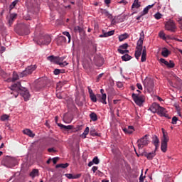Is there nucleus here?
Segmentation results:
<instances>
[{"label": "nucleus", "instance_id": "f257e3e1", "mask_svg": "<svg viewBox=\"0 0 182 182\" xmlns=\"http://www.w3.org/2000/svg\"><path fill=\"white\" fill-rule=\"evenodd\" d=\"M12 92L11 95H14L15 97H18V94L20 92L22 97H23L24 100L27 102L29 100V97H31V95L29 94V91L28 90H22L21 91V82H18L11 86L10 87Z\"/></svg>", "mask_w": 182, "mask_h": 182}, {"label": "nucleus", "instance_id": "f03ea898", "mask_svg": "<svg viewBox=\"0 0 182 182\" xmlns=\"http://www.w3.org/2000/svg\"><path fill=\"white\" fill-rule=\"evenodd\" d=\"M35 70H36V65H29L25 70L19 73V76L20 77H25L28 75H32V73L35 72Z\"/></svg>", "mask_w": 182, "mask_h": 182}, {"label": "nucleus", "instance_id": "7ed1b4c3", "mask_svg": "<svg viewBox=\"0 0 182 182\" xmlns=\"http://www.w3.org/2000/svg\"><path fill=\"white\" fill-rule=\"evenodd\" d=\"M150 143L149 140V134L144 135L142 138L138 139L137 146L139 149H143V147L147 146Z\"/></svg>", "mask_w": 182, "mask_h": 182}, {"label": "nucleus", "instance_id": "20e7f679", "mask_svg": "<svg viewBox=\"0 0 182 182\" xmlns=\"http://www.w3.org/2000/svg\"><path fill=\"white\" fill-rule=\"evenodd\" d=\"M132 97L134 102L137 105V106H141L144 103V96L139 95V94L133 93Z\"/></svg>", "mask_w": 182, "mask_h": 182}, {"label": "nucleus", "instance_id": "39448f33", "mask_svg": "<svg viewBox=\"0 0 182 182\" xmlns=\"http://www.w3.org/2000/svg\"><path fill=\"white\" fill-rule=\"evenodd\" d=\"M52 42V38L49 35L42 36L37 42L38 45H49Z\"/></svg>", "mask_w": 182, "mask_h": 182}, {"label": "nucleus", "instance_id": "423d86ee", "mask_svg": "<svg viewBox=\"0 0 182 182\" xmlns=\"http://www.w3.org/2000/svg\"><path fill=\"white\" fill-rule=\"evenodd\" d=\"M165 28L167 31H170L171 32H176V29H177L176 23H173V21H168L165 25Z\"/></svg>", "mask_w": 182, "mask_h": 182}, {"label": "nucleus", "instance_id": "0eeeda50", "mask_svg": "<svg viewBox=\"0 0 182 182\" xmlns=\"http://www.w3.org/2000/svg\"><path fill=\"white\" fill-rule=\"evenodd\" d=\"M143 41H144V32L141 31L140 33V38L137 41L136 48L143 49Z\"/></svg>", "mask_w": 182, "mask_h": 182}, {"label": "nucleus", "instance_id": "6e6552de", "mask_svg": "<svg viewBox=\"0 0 182 182\" xmlns=\"http://www.w3.org/2000/svg\"><path fill=\"white\" fill-rule=\"evenodd\" d=\"M156 113H158V114H159V116H162L164 117H168V114H167V110L165 109V108L163 107L159 106V108L158 109V111Z\"/></svg>", "mask_w": 182, "mask_h": 182}, {"label": "nucleus", "instance_id": "1a4fd4ad", "mask_svg": "<svg viewBox=\"0 0 182 182\" xmlns=\"http://www.w3.org/2000/svg\"><path fill=\"white\" fill-rule=\"evenodd\" d=\"M114 35V30L106 32L105 30H102V34L99 36V38H109V36H113Z\"/></svg>", "mask_w": 182, "mask_h": 182}, {"label": "nucleus", "instance_id": "9d476101", "mask_svg": "<svg viewBox=\"0 0 182 182\" xmlns=\"http://www.w3.org/2000/svg\"><path fill=\"white\" fill-rule=\"evenodd\" d=\"M160 107V105L154 102L153 103L151 107H149V110L152 112V113H157V112L159 111V109Z\"/></svg>", "mask_w": 182, "mask_h": 182}, {"label": "nucleus", "instance_id": "9b49d317", "mask_svg": "<svg viewBox=\"0 0 182 182\" xmlns=\"http://www.w3.org/2000/svg\"><path fill=\"white\" fill-rule=\"evenodd\" d=\"M65 60V57H58V65L60 66V68H65V66H68V63Z\"/></svg>", "mask_w": 182, "mask_h": 182}, {"label": "nucleus", "instance_id": "f8f14e48", "mask_svg": "<svg viewBox=\"0 0 182 182\" xmlns=\"http://www.w3.org/2000/svg\"><path fill=\"white\" fill-rule=\"evenodd\" d=\"M100 93H101L102 96L100 100V102H101V103H103V105H107V102H106L107 95H106V93H105V90L101 89Z\"/></svg>", "mask_w": 182, "mask_h": 182}, {"label": "nucleus", "instance_id": "ddd939ff", "mask_svg": "<svg viewBox=\"0 0 182 182\" xmlns=\"http://www.w3.org/2000/svg\"><path fill=\"white\" fill-rule=\"evenodd\" d=\"M144 156L146 157L147 160H153L154 157H156V151H154L152 152L147 153L146 152Z\"/></svg>", "mask_w": 182, "mask_h": 182}, {"label": "nucleus", "instance_id": "4468645a", "mask_svg": "<svg viewBox=\"0 0 182 182\" xmlns=\"http://www.w3.org/2000/svg\"><path fill=\"white\" fill-rule=\"evenodd\" d=\"M65 176V177H67V178H69V180H72L80 178V177H82V173H78L74 176L72 173H66Z\"/></svg>", "mask_w": 182, "mask_h": 182}, {"label": "nucleus", "instance_id": "2eb2a0df", "mask_svg": "<svg viewBox=\"0 0 182 182\" xmlns=\"http://www.w3.org/2000/svg\"><path fill=\"white\" fill-rule=\"evenodd\" d=\"M162 132H163V137L161 139V143H164L165 144H167V143H168V135L164 132V129H162Z\"/></svg>", "mask_w": 182, "mask_h": 182}, {"label": "nucleus", "instance_id": "dca6fc26", "mask_svg": "<svg viewBox=\"0 0 182 182\" xmlns=\"http://www.w3.org/2000/svg\"><path fill=\"white\" fill-rule=\"evenodd\" d=\"M123 132L126 133V134H132L133 132H134V127L133 126H128L127 128H124Z\"/></svg>", "mask_w": 182, "mask_h": 182}, {"label": "nucleus", "instance_id": "f3484780", "mask_svg": "<svg viewBox=\"0 0 182 182\" xmlns=\"http://www.w3.org/2000/svg\"><path fill=\"white\" fill-rule=\"evenodd\" d=\"M57 124L59 127H60L61 130H72V129H73V126L72 125L66 126L60 123H58Z\"/></svg>", "mask_w": 182, "mask_h": 182}, {"label": "nucleus", "instance_id": "a211bd4d", "mask_svg": "<svg viewBox=\"0 0 182 182\" xmlns=\"http://www.w3.org/2000/svg\"><path fill=\"white\" fill-rule=\"evenodd\" d=\"M140 6H141V3L140 1H139V0H134V3L132 4V11L134 9H139V8H140Z\"/></svg>", "mask_w": 182, "mask_h": 182}, {"label": "nucleus", "instance_id": "6ab92c4d", "mask_svg": "<svg viewBox=\"0 0 182 182\" xmlns=\"http://www.w3.org/2000/svg\"><path fill=\"white\" fill-rule=\"evenodd\" d=\"M152 142L154 144V146H155L156 149H157V147H159V144H160V139H159V137L157 136H154L152 138Z\"/></svg>", "mask_w": 182, "mask_h": 182}, {"label": "nucleus", "instance_id": "aec40b11", "mask_svg": "<svg viewBox=\"0 0 182 182\" xmlns=\"http://www.w3.org/2000/svg\"><path fill=\"white\" fill-rule=\"evenodd\" d=\"M47 60H49V62H51L52 63H55V65H58V57L54 55H50L47 57Z\"/></svg>", "mask_w": 182, "mask_h": 182}, {"label": "nucleus", "instance_id": "412c9836", "mask_svg": "<svg viewBox=\"0 0 182 182\" xmlns=\"http://www.w3.org/2000/svg\"><path fill=\"white\" fill-rule=\"evenodd\" d=\"M30 177L35 178V177L39 176V170L38 169H33L29 174Z\"/></svg>", "mask_w": 182, "mask_h": 182}, {"label": "nucleus", "instance_id": "4be33fe9", "mask_svg": "<svg viewBox=\"0 0 182 182\" xmlns=\"http://www.w3.org/2000/svg\"><path fill=\"white\" fill-rule=\"evenodd\" d=\"M95 62L97 66H102L105 62V60H103V58L101 57H99L97 59L95 58Z\"/></svg>", "mask_w": 182, "mask_h": 182}, {"label": "nucleus", "instance_id": "5701e85b", "mask_svg": "<svg viewBox=\"0 0 182 182\" xmlns=\"http://www.w3.org/2000/svg\"><path fill=\"white\" fill-rule=\"evenodd\" d=\"M170 53H171V52H170V50H168V49L166 48H164L162 49L161 55L164 56V58H168V55H170Z\"/></svg>", "mask_w": 182, "mask_h": 182}, {"label": "nucleus", "instance_id": "b1692460", "mask_svg": "<svg viewBox=\"0 0 182 182\" xmlns=\"http://www.w3.org/2000/svg\"><path fill=\"white\" fill-rule=\"evenodd\" d=\"M23 133L27 136H29V137H35V134H33V132H32V131H31L29 129H24Z\"/></svg>", "mask_w": 182, "mask_h": 182}, {"label": "nucleus", "instance_id": "393cba45", "mask_svg": "<svg viewBox=\"0 0 182 182\" xmlns=\"http://www.w3.org/2000/svg\"><path fill=\"white\" fill-rule=\"evenodd\" d=\"M142 50H143V48H136V50H135V53H134L136 59L139 60L140 56H141V51Z\"/></svg>", "mask_w": 182, "mask_h": 182}, {"label": "nucleus", "instance_id": "a878e982", "mask_svg": "<svg viewBox=\"0 0 182 182\" xmlns=\"http://www.w3.org/2000/svg\"><path fill=\"white\" fill-rule=\"evenodd\" d=\"M17 16H18V15L16 14H10V18L9 19V25H12V23H14V21H15L16 19Z\"/></svg>", "mask_w": 182, "mask_h": 182}, {"label": "nucleus", "instance_id": "bb28decb", "mask_svg": "<svg viewBox=\"0 0 182 182\" xmlns=\"http://www.w3.org/2000/svg\"><path fill=\"white\" fill-rule=\"evenodd\" d=\"M154 6V4L151 5H149L146 7H145L142 11V15H147L149 14V10L151 9Z\"/></svg>", "mask_w": 182, "mask_h": 182}, {"label": "nucleus", "instance_id": "cd10ccee", "mask_svg": "<svg viewBox=\"0 0 182 182\" xmlns=\"http://www.w3.org/2000/svg\"><path fill=\"white\" fill-rule=\"evenodd\" d=\"M146 86L148 90H153V87H154V81L150 80L149 81H148Z\"/></svg>", "mask_w": 182, "mask_h": 182}, {"label": "nucleus", "instance_id": "c85d7f7f", "mask_svg": "<svg viewBox=\"0 0 182 182\" xmlns=\"http://www.w3.org/2000/svg\"><path fill=\"white\" fill-rule=\"evenodd\" d=\"M127 38H129V34L125 33L119 36V42H123V41H124L125 39H127Z\"/></svg>", "mask_w": 182, "mask_h": 182}, {"label": "nucleus", "instance_id": "c756f323", "mask_svg": "<svg viewBox=\"0 0 182 182\" xmlns=\"http://www.w3.org/2000/svg\"><path fill=\"white\" fill-rule=\"evenodd\" d=\"M69 167V164H60L55 166V168H66Z\"/></svg>", "mask_w": 182, "mask_h": 182}, {"label": "nucleus", "instance_id": "7c9ffc66", "mask_svg": "<svg viewBox=\"0 0 182 182\" xmlns=\"http://www.w3.org/2000/svg\"><path fill=\"white\" fill-rule=\"evenodd\" d=\"M90 117L92 122H97V114L95 112H91L90 114Z\"/></svg>", "mask_w": 182, "mask_h": 182}, {"label": "nucleus", "instance_id": "2f4dec72", "mask_svg": "<svg viewBox=\"0 0 182 182\" xmlns=\"http://www.w3.org/2000/svg\"><path fill=\"white\" fill-rule=\"evenodd\" d=\"M130 59H132V56H130L129 54H125L122 56V60L124 62H127V61L130 60Z\"/></svg>", "mask_w": 182, "mask_h": 182}, {"label": "nucleus", "instance_id": "473e14b6", "mask_svg": "<svg viewBox=\"0 0 182 182\" xmlns=\"http://www.w3.org/2000/svg\"><path fill=\"white\" fill-rule=\"evenodd\" d=\"M19 77H21V76L18 75V73L16 72H14L11 82H16V80H18V79H19Z\"/></svg>", "mask_w": 182, "mask_h": 182}, {"label": "nucleus", "instance_id": "72a5a7b5", "mask_svg": "<svg viewBox=\"0 0 182 182\" xmlns=\"http://www.w3.org/2000/svg\"><path fill=\"white\" fill-rule=\"evenodd\" d=\"M87 134H89V127L85 128L84 132L81 135L82 139H86V136H87Z\"/></svg>", "mask_w": 182, "mask_h": 182}, {"label": "nucleus", "instance_id": "f704fd0d", "mask_svg": "<svg viewBox=\"0 0 182 182\" xmlns=\"http://www.w3.org/2000/svg\"><path fill=\"white\" fill-rule=\"evenodd\" d=\"M3 161L5 164H11V163H12V159L9 156H6L4 159H3Z\"/></svg>", "mask_w": 182, "mask_h": 182}, {"label": "nucleus", "instance_id": "c9c22d12", "mask_svg": "<svg viewBox=\"0 0 182 182\" xmlns=\"http://www.w3.org/2000/svg\"><path fill=\"white\" fill-rule=\"evenodd\" d=\"M166 66H167V68H169V69H173V68H174V66H176V64H174V62L170 60L169 63L168 61V63H166Z\"/></svg>", "mask_w": 182, "mask_h": 182}, {"label": "nucleus", "instance_id": "e433bc0d", "mask_svg": "<svg viewBox=\"0 0 182 182\" xmlns=\"http://www.w3.org/2000/svg\"><path fill=\"white\" fill-rule=\"evenodd\" d=\"M161 150L163 153H166V151H167V144L161 143Z\"/></svg>", "mask_w": 182, "mask_h": 182}, {"label": "nucleus", "instance_id": "4c0bfd02", "mask_svg": "<svg viewBox=\"0 0 182 182\" xmlns=\"http://www.w3.org/2000/svg\"><path fill=\"white\" fill-rule=\"evenodd\" d=\"M22 28H23V32H24V33L26 35H28V33L29 32V27L25 24H23L22 26Z\"/></svg>", "mask_w": 182, "mask_h": 182}, {"label": "nucleus", "instance_id": "58836bf2", "mask_svg": "<svg viewBox=\"0 0 182 182\" xmlns=\"http://www.w3.org/2000/svg\"><path fill=\"white\" fill-rule=\"evenodd\" d=\"M18 2H19V0H15L14 1H13L11 4H10V9H14V8H15V6H16V5L18 4Z\"/></svg>", "mask_w": 182, "mask_h": 182}, {"label": "nucleus", "instance_id": "ea45409f", "mask_svg": "<svg viewBox=\"0 0 182 182\" xmlns=\"http://www.w3.org/2000/svg\"><path fill=\"white\" fill-rule=\"evenodd\" d=\"M90 98L93 102V103H96V102H97V98L95 94L90 95Z\"/></svg>", "mask_w": 182, "mask_h": 182}, {"label": "nucleus", "instance_id": "a19ab883", "mask_svg": "<svg viewBox=\"0 0 182 182\" xmlns=\"http://www.w3.org/2000/svg\"><path fill=\"white\" fill-rule=\"evenodd\" d=\"M159 37L161 38L164 41H166L167 38H166V33H164V31H160L159 32Z\"/></svg>", "mask_w": 182, "mask_h": 182}, {"label": "nucleus", "instance_id": "79ce46f5", "mask_svg": "<svg viewBox=\"0 0 182 182\" xmlns=\"http://www.w3.org/2000/svg\"><path fill=\"white\" fill-rule=\"evenodd\" d=\"M63 35H65V36H67V38H68V43H70V33L68 31H64L63 33Z\"/></svg>", "mask_w": 182, "mask_h": 182}, {"label": "nucleus", "instance_id": "37998d69", "mask_svg": "<svg viewBox=\"0 0 182 182\" xmlns=\"http://www.w3.org/2000/svg\"><path fill=\"white\" fill-rule=\"evenodd\" d=\"M92 163L94 164H99V163H100V161L99 160V158L97 156L94 157V159H92Z\"/></svg>", "mask_w": 182, "mask_h": 182}, {"label": "nucleus", "instance_id": "c03bdc74", "mask_svg": "<svg viewBox=\"0 0 182 182\" xmlns=\"http://www.w3.org/2000/svg\"><path fill=\"white\" fill-rule=\"evenodd\" d=\"M82 31H83V29H82V28L79 26H76L75 27H74L75 32H82Z\"/></svg>", "mask_w": 182, "mask_h": 182}, {"label": "nucleus", "instance_id": "a18cd8bd", "mask_svg": "<svg viewBox=\"0 0 182 182\" xmlns=\"http://www.w3.org/2000/svg\"><path fill=\"white\" fill-rule=\"evenodd\" d=\"M127 48H129V44L124 43V44L121 45L118 49L123 50V49H127Z\"/></svg>", "mask_w": 182, "mask_h": 182}, {"label": "nucleus", "instance_id": "49530a36", "mask_svg": "<svg viewBox=\"0 0 182 182\" xmlns=\"http://www.w3.org/2000/svg\"><path fill=\"white\" fill-rule=\"evenodd\" d=\"M103 14H104V15H105V16H107V18H112V14H110V13H109V11H107L106 10L103 11Z\"/></svg>", "mask_w": 182, "mask_h": 182}, {"label": "nucleus", "instance_id": "de8ad7c7", "mask_svg": "<svg viewBox=\"0 0 182 182\" xmlns=\"http://www.w3.org/2000/svg\"><path fill=\"white\" fill-rule=\"evenodd\" d=\"M154 16L155 19L159 20V19H161V16H163V15L158 12Z\"/></svg>", "mask_w": 182, "mask_h": 182}, {"label": "nucleus", "instance_id": "09e8293b", "mask_svg": "<svg viewBox=\"0 0 182 182\" xmlns=\"http://www.w3.org/2000/svg\"><path fill=\"white\" fill-rule=\"evenodd\" d=\"M9 119V117L8 116V114H4L1 117V120H2V122H5V120H8Z\"/></svg>", "mask_w": 182, "mask_h": 182}, {"label": "nucleus", "instance_id": "8fccbe9b", "mask_svg": "<svg viewBox=\"0 0 182 182\" xmlns=\"http://www.w3.org/2000/svg\"><path fill=\"white\" fill-rule=\"evenodd\" d=\"M178 121V118H177V117H173L172 118V124H177V122Z\"/></svg>", "mask_w": 182, "mask_h": 182}, {"label": "nucleus", "instance_id": "3c124183", "mask_svg": "<svg viewBox=\"0 0 182 182\" xmlns=\"http://www.w3.org/2000/svg\"><path fill=\"white\" fill-rule=\"evenodd\" d=\"M147 55L146 54H141V62H146Z\"/></svg>", "mask_w": 182, "mask_h": 182}, {"label": "nucleus", "instance_id": "603ef678", "mask_svg": "<svg viewBox=\"0 0 182 182\" xmlns=\"http://www.w3.org/2000/svg\"><path fill=\"white\" fill-rule=\"evenodd\" d=\"M159 62H160V63H164V65L166 66V65L167 64V63H168V61L167 60H166V59H164V58H161L160 60H159Z\"/></svg>", "mask_w": 182, "mask_h": 182}, {"label": "nucleus", "instance_id": "864d4df0", "mask_svg": "<svg viewBox=\"0 0 182 182\" xmlns=\"http://www.w3.org/2000/svg\"><path fill=\"white\" fill-rule=\"evenodd\" d=\"M51 160L53 161V164H56V163H58V161H59V157H55L51 159Z\"/></svg>", "mask_w": 182, "mask_h": 182}, {"label": "nucleus", "instance_id": "5fc2aeb1", "mask_svg": "<svg viewBox=\"0 0 182 182\" xmlns=\"http://www.w3.org/2000/svg\"><path fill=\"white\" fill-rule=\"evenodd\" d=\"M144 178H146V176H143V172H141V176L139 177V182H144Z\"/></svg>", "mask_w": 182, "mask_h": 182}, {"label": "nucleus", "instance_id": "6e6d98bb", "mask_svg": "<svg viewBox=\"0 0 182 182\" xmlns=\"http://www.w3.org/2000/svg\"><path fill=\"white\" fill-rule=\"evenodd\" d=\"M48 151L49 153H56V151H56V149H54L53 148H49V149H48Z\"/></svg>", "mask_w": 182, "mask_h": 182}, {"label": "nucleus", "instance_id": "4d7b16f0", "mask_svg": "<svg viewBox=\"0 0 182 182\" xmlns=\"http://www.w3.org/2000/svg\"><path fill=\"white\" fill-rule=\"evenodd\" d=\"M60 69H55L53 71L54 75H60Z\"/></svg>", "mask_w": 182, "mask_h": 182}, {"label": "nucleus", "instance_id": "13d9d810", "mask_svg": "<svg viewBox=\"0 0 182 182\" xmlns=\"http://www.w3.org/2000/svg\"><path fill=\"white\" fill-rule=\"evenodd\" d=\"M136 87H137L139 90H143V86H141V84H140V83H137V84H136Z\"/></svg>", "mask_w": 182, "mask_h": 182}, {"label": "nucleus", "instance_id": "bf43d9fd", "mask_svg": "<svg viewBox=\"0 0 182 182\" xmlns=\"http://www.w3.org/2000/svg\"><path fill=\"white\" fill-rule=\"evenodd\" d=\"M87 89H88L90 96L92 95H95V93H93V90L92 89H90V87H88Z\"/></svg>", "mask_w": 182, "mask_h": 182}, {"label": "nucleus", "instance_id": "052dcab7", "mask_svg": "<svg viewBox=\"0 0 182 182\" xmlns=\"http://www.w3.org/2000/svg\"><path fill=\"white\" fill-rule=\"evenodd\" d=\"M119 53H121V55H124L125 51L124 50H122V48H118Z\"/></svg>", "mask_w": 182, "mask_h": 182}, {"label": "nucleus", "instance_id": "680f3d73", "mask_svg": "<svg viewBox=\"0 0 182 182\" xmlns=\"http://www.w3.org/2000/svg\"><path fill=\"white\" fill-rule=\"evenodd\" d=\"M103 73H101V74H100L98 76H97V82H99V80H100V78L101 77H103Z\"/></svg>", "mask_w": 182, "mask_h": 182}, {"label": "nucleus", "instance_id": "e2e57ef3", "mask_svg": "<svg viewBox=\"0 0 182 182\" xmlns=\"http://www.w3.org/2000/svg\"><path fill=\"white\" fill-rule=\"evenodd\" d=\"M6 48L4 46H0V52L4 53Z\"/></svg>", "mask_w": 182, "mask_h": 182}, {"label": "nucleus", "instance_id": "0e129e2a", "mask_svg": "<svg viewBox=\"0 0 182 182\" xmlns=\"http://www.w3.org/2000/svg\"><path fill=\"white\" fill-rule=\"evenodd\" d=\"M142 55H147L146 47H144V48H142Z\"/></svg>", "mask_w": 182, "mask_h": 182}, {"label": "nucleus", "instance_id": "69168bd1", "mask_svg": "<svg viewBox=\"0 0 182 182\" xmlns=\"http://www.w3.org/2000/svg\"><path fill=\"white\" fill-rule=\"evenodd\" d=\"M177 21L178 22V23H180V25H182V18L181 17L178 18Z\"/></svg>", "mask_w": 182, "mask_h": 182}, {"label": "nucleus", "instance_id": "338daca9", "mask_svg": "<svg viewBox=\"0 0 182 182\" xmlns=\"http://www.w3.org/2000/svg\"><path fill=\"white\" fill-rule=\"evenodd\" d=\"M119 4H123V5H127V1L126 0H122L119 1Z\"/></svg>", "mask_w": 182, "mask_h": 182}, {"label": "nucleus", "instance_id": "774afa93", "mask_svg": "<svg viewBox=\"0 0 182 182\" xmlns=\"http://www.w3.org/2000/svg\"><path fill=\"white\" fill-rule=\"evenodd\" d=\"M92 170L93 173H96V171L97 170V166H93L92 168Z\"/></svg>", "mask_w": 182, "mask_h": 182}]
</instances>
